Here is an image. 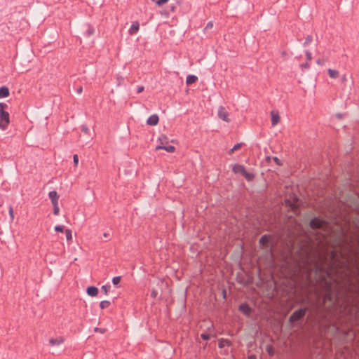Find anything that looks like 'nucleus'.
<instances>
[{
    "instance_id": "1",
    "label": "nucleus",
    "mask_w": 359,
    "mask_h": 359,
    "mask_svg": "<svg viewBox=\"0 0 359 359\" xmlns=\"http://www.w3.org/2000/svg\"><path fill=\"white\" fill-rule=\"evenodd\" d=\"M315 274L324 291L325 303L335 306L341 292L353 286V276H357L359 290V263L344 234L335 241L333 250L315 264Z\"/></svg>"
},
{
    "instance_id": "2",
    "label": "nucleus",
    "mask_w": 359,
    "mask_h": 359,
    "mask_svg": "<svg viewBox=\"0 0 359 359\" xmlns=\"http://www.w3.org/2000/svg\"><path fill=\"white\" fill-rule=\"evenodd\" d=\"M7 108L6 103L0 102V128L3 130L8 128L10 123L9 114L5 110Z\"/></svg>"
},
{
    "instance_id": "3",
    "label": "nucleus",
    "mask_w": 359,
    "mask_h": 359,
    "mask_svg": "<svg viewBox=\"0 0 359 359\" xmlns=\"http://www.w3.org/2000/svg\"><path fill=\"white\" fill-rule=\"evenodd\" d=\"M327 222L320 217H313L309 222V226L313 230L323 229L327 226Z\"/></svg>"
},
{
    "instance_id": "4",
    "label": "nucleus",
    "mask_w": 359,
    "mask_h": 359,
    "mask_svg": "<svg viewBox=\"0 0 359 359\" xmlns=\"http://www.w3.org/2000/svg\"><path fill=\"white\" fill-rule=\"evenodd\" d=\"M308 311L307 307H303L297 309L290 316L289 320L290 323H294L302 320Z\"/></svg>"
},
{
    "instance_id": "5",
    "label": "nucleus",
    "mask_w": 359,
    "mask_h": 359,
    "mask_svg": "<svg viewBox=\"0 0 359 359\" xmlns=\"http://www.w3.org/2000/svg\"><path fill=\"white\" fill-rule=\"evenodd\" d=\"M271 236L264 234L259 240V244L262 249L269 250L270 252L272 251V248L269 246Z\"/></svg>"
},
{
    "instance_id": "6",
    "label": "nucleus",
    "mask_w": 359,
    "mask_h": 359,
    "mask_svg": "<svg viewBox=\"0 0 359 359\" xmlns=\"http://www.w3.org/2000/svg\"><path fill=\"white\" fill-rule=\"evenodd\" d=\"M298 198L294 196L293 199H285V204L287 207H289L292 211L296 212L299 210V205H297Z\"/></svg>"
},
{
    "instance_id": "7",
    "label": "nucleus",
    "mask_w": 359,
    "mask_h": 359,
    "mask_svg": "<svg viewBox=\"0 0 359 359\" xmlns=\"http://www.w3.org/2000/svg\"><path fill=\"white\" fill-rule=\"evenodd\" d=\"M238 311L248 317L252 313V309L247 303L240 304L238 306Z\"/></svg>"
},
{
    "instance_id": "8",
    "label": "nucleus",
    "mask_w": 359,
    "mask_h": 359,
    "mask_svg": "<svg viewBox=\"0 0 359 359\" xmlns=\"http://www.w3.org/2000/svg\"><path fill=\"white\" fill-rule=\"evenodd\" d=\"M229 114L226 110L225 107L220 106L218 109V117L226 122H229L230 119L229 118Z\"/></svg>"
},
{
    "instance_id": "9",
    "label": "nucleus",
    "mask_w": 359,
    "mask_h": 359,
    "mask_svg": "<svg viewBox=\"0 0 359 359\" xmlns=\"http://www.w3.org/2000/svg\"><path fill=\"white\" fill-rule=\"evenodd\" d=\"M271 125L272 126H276L280 121V117L278 111H271Z\"/></svg>"
},
{
    "instance_id": "10",
    "label": "nucleus",
    "mask_w": 359,
    "mask_h": 359,
    "mask_svg": "<svg viewBox=\"0 0 359 359\" xmlns=\"http://www.w3.org/2000/svg\"><path fill=\"white\" fill-rule=\"evenodd\" d=\"M159 117L157 114L150 116L147 120V124L149 126H154L158 123Z\"/></svg>"
},
{
    "instance_id": "11",
    "label": "nucleus",
    "mask_w": 359,
    "mask_h": 359,
    "mask_svg": "<svg viewBox=\"0 0 359 359\" xmlns=\"http://www.w3.org/2000/svg\"><path fill=\"white\" fill-rule=\"evenodd\" d=\"M140 29V23L138 21H134L132 25H131V27L128 30V32L130 34V35H134L135 34L138 30Z\"/></svg>"
},
{
    "instance_id": "12",
    "label": "nucleus",
    "mask_w": 359,
    "mask_h": 359,
    "mask_svg": "<svg viewBox=\"0 0 359 359\" xmlns=\"http://www.w3.org/2000/svg\"><path fill=\"white\" fill-rule=\"evenodd\" d=\"M245 170V168L244 165L241 164H235L233 166L232 171L236 174H241L243 175Z\"/></svg>"
},
{
    "instance_id": "13",
    "label": "nucleus",
    "mask_w": 359,
    "mask_h": 359,
    "mask_svg": "<svg viewBox=\"0 0 359 359\" xmlns=\"http://www.w3.org/2000/svg\"><path fill=\"white\" fill-rule=\"evenodd\" d=\"M164 149L169 153H173L175 151V147L172 145H157L156 150Z\"/></svg>"
},
{
    "instance_id": "14",
    "label": "nucleus",
    "mask_w": 359,
    "mask_h": 359,
    "mask_svg": "<svg viewBox=\"0 0 359 359\" xmlns=\"http://www.w3.org/2000/svg\"><path fill=\"white\" fill-rule=\"evenodd\" d=\"M86 292L90 297H95L97 295L99 290L95 286H89L86 289Z\"/></svg>"
},
{
    "instance_id": "15",
    "label": "nucleus",
    "mask_w": 359,
    "mask_h": 359,
    "mask_svg": "<svg viewBox=\"0 0 359 359\" xmlns=\"http://www.w3.org/2000/svg\"><path fill=\"white\" fill-rule=\"evenodd\" d=\"M64 342V338L62 337H59L57 338H50L49 339V344L51 346H58L62 344Z\"/></svg>"
},
{
    "instance_id": "16",
    "label": "nucleus",
    "mask_w": 359,
    "mask_h": 359,
    "mask_svg": "<svg viewBox=\"0 0 359 359\" xmlns=\"http://www.w3.org/2000/svg\"><path fill=\"white\" fill-rule=\"evenodd\" d=\"M232 345L231 341L228 339H219L218 340V346L220 348H224V346H231Z\"/></svg>"
},
{
    "instance_id": "17",
    "label": "nucleus",
    "mask_w": 359,
    "mask_h": 359,
    "mask_svg": "<svg viewBox=\"0 0 359 359\" xmlns=\"http://www.w3.org/2000/svg\"><path fill=\"white\" fill-rule=\"evenodd\" d=\"M48 196L51 200L52 204L58 203L59 195L57 194L56 191H50L48 193Z\"/></svg>"
},
{
    "instance_id": "18",
    "label": "nucleus",
    "mask_w": 359,
    "mask_h": 359,
    "mask_svg": "<svg viewBox=\"0 0 359 359\" xmlns=\"http://www.w3.org/2000/svg\"><path fill=\"white\" fill-rule=\"evenodd\" d=\"M198 80V77L195 75H188L186 79V83L187 86H190L194 83H196Z\"/></svg>"
},
{
    "instance_id": "19",
    "label": "nucleus",
    "mask_w": 359,
    "mask_h": 359,
    "mask_svg": "<svg viewBox=\"0 0 359 359\" xmlns=\"http://www.w3.org/2000/svg\"><path fill=\"white\" fill-rule=\"evenodd\" d=\"M9 96V89L6 86L0 88V98H5Z\"/></svg>"
},
{
    "instance_id": "20",
    "label": "nucleus",
    "mask_w": 359,
    "mask_h": 359,
    "mask_svg": "<svg viewBox=\"0 0 359 359\" xmlns=\"http://www.w3.org/2000/svg\"><path fill=\"white\" fill-rule=\"evenodd\" d=\"M158 140L160 142L159 145H167L169 142L168 138L165 135H161Z\"/></svg>"
},
{
    "instance_id": "21",
    "label": "nucleus",
    "mask_w": 359,
    "mask_h": 359,
    "mask_svg": "<svg viewBox=\"0 0 359 359\" xmlns=\"http://www.w3.org/2000/svg\"><path fill=\"white\" fill-rule=\"evenodd\" d=\"M243 176L248 182H251L255 179V175L252 172H247L246 170H245L244 173L243 174Z\"/></svg>"
},
{
    "instance_id": "22",
    "label": "nucleus",
    "mask_w": 359,
    "mask_h": 359,
    "mask_svg": "<svg viewBox=\"0 0 359 359\" xmlns=\"http://www.w3.org/2000/svg\"><path fill=\"white\" fill-rule=\"evenodd\" d=\"M95 33V29L90 25H88V28L85 32V36L89 37L93 35Z\"/></svg>"
},
{
    "instance_id": "23",
    "label": "nucleus",
    "mask_w": 359,
    "mask_h": 359,
    "mask_svg": "<svg viewBox=\"0 0 359 359\" xmlns=\"http://www.w3.org/2000/svg\"><path fill=\"white\" fill-rule=\"evenodd\" d=\"M327 72H328L329 76L333 79L337 78L339 74V73L337 70L331 69H329Z\"/></svg>"
},
{
    "instance_id": "24",
    "label": "nucleus",
    "mask_w": 359,
    "mask_h": 359,
    "mask_svg": "<svg viewBox=\"0 0 359 359\" xmlns=\"http://www.w3.org/2000/svg\"><path fill=\"white\" fill-rule=\"evenodd\" d=\"M110 304H111V302L109 301L103 300V301L100 302V307L102 309H104L108 308L110 306Z\"/></svg>"
},
{
    "instance_id": "25",
    "label": "nucleus",
    "mask_w": 359,
    "mask_h": 359,
    "mask_svg": "<svg viewBox=\"0 0 359 359\" xmlns=\"http://www.w3.org/2000/svg\"><path fill=\"white\" fill-rule=\"evenodd\" d=\"M313 41V37L311 35H308L306 39H305V41L303 43V46L305 47L307 45H309V43H311Z\"/></svg>"
},
{
    "instance_id": "26",
    "label": "nucleus",
    "mask_w": 359,
    "mask_h": 359,
    "mask_svg": "<svg viewBox=\"0 0 359 359\" xmlns=\"http://www.w3.org/2000/svg\"><path fill=\"white\" fill-rule=\"evenodd\" d=\"M110 288H111V285L109 284H107V285H103L101 289H102V291H103L105 294H107Z\"/></svg>"
},
{
    "instance_id": "27",
    "label": "nucleus",
    "mask_w": 359,
    "mask_h": 359,
    "mask_svg": "<svg viewBox=\"0 0 359 359\" xmlns=\"http://www.w3.org/2000/svg\"><path fill=\"white\" fill-rule=\"evenodd\" d=\"M53 214L55 215H57L59 214V212H60V208L58 207V203H53Z\"/></svg>"
},
{
    "instance_id": "28",
    "label": "nucleus",
    "mask_w": 359,
    "mask_h": 359,
    "mask_svg": "<svg viewBox=\"0 0 359 359\" xmlns=\"http://www.w3.org/2000/svg\"><path fill=\"white\" fill-rule=\"evenodd\" d=\"M65 236L67 241H70L72 238V233L70 229L65 230Z\"/></svg>"
},
{
    "instance_id": "29",
    "label": "nucleus",
    "mask_w": 359,
    "mask_h": 359,
    "mask_svg": "<svg viewBox=\"0 0 359 359\" xmlns=\"http://www.w3.org/2000/svg\"><path fill=\"white\" fill-rule=\"evenodd\" d=\"M266 351H267L268 354L271 356H273L274 355V349L272 346H268L266 347Z\"/></svg>"
},
{
    "instance_id": "30",
    "label": "nucleus",
    "mask_w": 359,
    "mask_h": 359,
    "mask_svg": "<svg viewBox=\"0 0 359 359\" xmlns=\"http://www.w3.org/2000/svg\"><path fill=\"white\" fill-rule=\"evenodd\" d=\"M121 276H115L112 278V283L114 285H117L120 281H121Z\"/></svg>"
},
{
    "instance_id": "31",
    "label": "nucleus",
    "mask_w": 359,
    "mask_h": 359,
    "mask_svg": "<svg viewBox=\"0 0 359 359\" xmlns=\"http://www.w3.org/2000/svg\"><path fill=\"white\" fill-rule=\"evenodd\" d=\"M305 55H306V60H307L306 62H309L312 60L311 53L309 50L305 51Z\"/></svg>"
},
{
    "instance_id": "32",
    "label": "nucleus",
    "mask_w": 359,
    "mask_h": 359,
    "mask_svg": "<svg viewBox=\"0 0 359 359\" xmlns=\"http://www.w3.org/2000/svg\"><path fill=\"white\" fill-rule=\"evenodd\" d=\"M273 161L275 162V163L279 166L283 165V163L276 156L272 157Z\"/></svg>"
},
{
    "instance_id": "33",
    "label": "nucleus",
    "mask_w": 359,
    "mask_h": 359,
    "mask_svg": "<svg viewBox=\"0 0 359 359\" xmlns=\"http://www.w3.org/2000/svg\"><path fill=\"white\" fill-rule=\"evenodd\" d=\"M64 226L62 225H57L55 226V231L56 232H63L64 231Z\"/></svg>"
},
{
    "instance_id": "34",
    "label": "nucleus",
    "mask_w": 359,
    "mask_h": 359,
    "mask_svg": "<svg viewBox=\"0 0 359 359\" xmlns=\"http://www.w3.org/2000/svg\"><path fill=\"white\" fill-rule=\"evenodd\" d=\"M201 337L203 339V340H205V341H208L210 339V334H207V333H202L201 334Z\"/></svg>"
},
{
    "instance_id": "35",
    "label": "nucleus",
    "mask_w": 359,
    "mask_h": 359,
    "mask_svg": "<svg viewBox=\"0 0 359 359\" xmlns=\"http://www.w3.org/2000/svg\"><path fill=\"white\" fill-rule=\"evenodd\" d=\"M169 0H157L156 1V4L158 6H161L162 5L166 4Z\"/></svg>"
},
{
    "instance_id": "36",
    "label": "nucleus",
    "mask_w": 359,
    "mask_h": 359,
    "mask_svg": "<svg viewBox=\"0 0 359 359\" xmlns=\"http://www.w3.org/2000/svg\"><path fill=\"white\" fill-rule=\"evenodd\" d=\"M300 67L302 69H309L310 68V65L309 63V62H306L304 63H302L300 65Z\"/></svg>"
},
{
    "instance_id": "37",
    "label": "nucleus",
    "mask_w": 359,
    "mask_h": 359,
    "mask_svg": "<svg viewBox=\"0 0 359 359\" xmlns=\"http://www.w3.org/2000/svg\"><path fill=\"white\" fill-rule=\"evenodd\" d=\"M9 215L11 217V220H13L14 219V213H13V209L12 206H10L8 208Z\"/></svg>"
},
{
    "instance_id": "38",
    "label": "nucleus",
    "mask_w": 359,
    "mask_h": 359,
    "mask_svg": "<svg viewBox=\"0 0 359 359\" xmlns=\"http://www.w3.org/2000/svg\"><path fill=\"white\" fill-rule=\"evenodd\" d=\"M157 295H158V292H157V290H155V289H153V290L151 291V294H150L151 297V298H156V297H157Z\"/></svg>"
},
{
    "instance_id": "39",
    "label": "nucleus",
    "mask_w": 359,
    "mask_h": 359,
    "mask_svg": "<svg viewBox=\"0 0 359 359\" xmlns=\"http://www.w3.org/2000/svg\"><path fill=\"white\" fill-rule=\"evenodd\" d=\"M74 164L76 166L79 163V156L77 154H74L73 156Z\"/></svg>"
},
{
    "instance_id": "40",
    "label": "nucleus",
    "mask_w": 359,
    "mask_h": 359,
    "mask_svg": "<svg viewBox=\"0 0 359 359\" xmlns=\"http://www.w3.org/2000/svg\"><path fill=\"white\" fill-rule=\"evenodd\" d=\"M243 146V143L241 142V143H237L236 144H235L233 148L234 149L235 151H237L238 149H240Z\"/></svg>"
},
{
    "instance_id": "41",
    "label": "nucleus",
    "mask_w": 359,
    "mask_h": 359,
    "mask_svg": "<svg viewBox=\"0 0 359 359\" xmlns=\"http://www.w3.org/2000/svg\"><path fill=\"white\" fill-rule=\"evenodd\" d=\"M316 63L319 65H323L325 64V60L323 58H318L316 60Z\"/></svg>"
},
{
    "instance_id": "42",
    "label": "nucleus",
    "mask_w": 359,
    "mask_h": 359,
    "mask_svg": "<svg viewBox=\"0 0 359 359\" xmlns=\"http://www.w3.org/2000/svg\"><path fill=\"white\" fill-rule=\"evenodd\" d=\"M213 27V22L212 21L208 22L205 26V29H211Z\"/></svg>"
},
{
    "instance_id": "43",
    "label": "nucleus",
    "mask_w": 359,
    "mask_h": 359,
    "mask_svg": "<svg viewBox=\"0 0 359 359\" xmlns=\"http://www.w3.org/2000/svg\"><path fill=\"white\" fill-rule=\"evenodd\" d=\"M144 89V86H137V93H141L142 92H143Z\"/></svg>"
},
{
    "instance_id": "44",
    "label": "nucleus",
    "mask_w": 359,
    "mask_h": 359,
    "mask_svg": "<svg viewBox=\"0 0 359 359\" xmlns=\"http://www.w3.org/2000/svg\"><path fill=\"white\" fill-rule=\"evenodd\" d=\"M95 332H100V333H102V334H103V333H104V332H105L106 330H105V329H104V328L95 327Z\"/></svg>"
},
{
    "instance_id": "45",
    "label": "nucleus",
    "mask_w": 359,
    "mask_h": 359,
    "mask_svg": "<svg viewBox=\"0 0 359 359\" xmlns=\"http://www.w3.org/2000/svg\"><path fill=\"white\" fill-rule=\"evenodd\" d=\"M81 130H82L83 132H84L85 133H88V127H87L86 126L83 125V126H81Z\"/></svg>"
},
{
    "instance_id": "46",
    "label": "nucleus",
    "mask_w": 359,
    "mask_h": 359,
    "mask_svg": "<svg viewBox=\"0 0 359 359\" xmlns=\"http://www.w3.org/2000/svg\"><path fill=\"white\" fill-rule=\"evenodd\" d=\"M76 93L78 94H81L82 92H83V88L82 86H79V88H76Z\"/></svg>"
},
{
    "instance_id": "47",
    "label": "nucleus",
    "mask_w": 359,
    "mask_h": 359,
    "mask_svg": "<svg viewBox=\"0 0 359 359\" xmlns=\"http://www.w3.org/2000/svg\"><path fill=\"white\" fill-rule=\"evenodd\" d=\"M235 151L234 149L233 148H231L229 151H228V154L229 155H231L233 154V153Z\"/></svg>"
},
{
    "instance_id": "48",
    "label": "nucleus",
    "mask_w": 359,
    "mask_h": 359,
    "mask_svg": "<svg viewBox=\"0 0 359 359\" xmlns=\"http://www.w3.org/2000/svg\"><path fill=\"white\" fill-rule=\"evenodd\" d=\"M175 9H176V6H170V11H171L175 12Z\"/></svg>"
},
{
    "instance_id": "49",
    "label": "nucleus",
    "mask_w": 359,
    "mask_h": 359,
    "mask_svg": "<svg viewBox=\"0 0 359 359\" xmlns=\"http://www.w3.org/2000/svg\"><path fill=\"white\" fill-rule=\"evenodd\" d=\"M248 359H256V356L255 355H250Z\"/></svg>"
},
{
    "instance_id": "50",
    "label": "nucleus",
    "mask_w": 359,
    "mask_h": 359,
    "mask_svg": "<svg viewBox=\"0 0 359 359\" xmlns=\"http://www.w3.org/2000/svg\"><path fill=\"white\" fill-rule=\"evenodd\" d=\"M103 236H104V237H105V238H109V233H104L103 234Z\"/></svg>"
},
{
    "instance_id": "51",
    "label": "nucleus",
    "mask_w": 359,
    "mask_h": 359,
    "mask_svg": "<svg viewBox=\"0 0 359 359\" xmlns=\"http://www.w3.org/2000/svg\"><path fill=\"white\" fill-rule=\"evenodd\" d=\"M271 157H270V156H267L266 158V161H269V162L271 161Z\"/></svg>"
},
{
    "instance_id": "52",
    "label": "nucleus",
    "mask_w": 359,
    "mask_h": 359,
    "mask_svg": "<svg viewBox=\"0 0 359 359\" xmlns=\"http://www.w3.org/2000/svg\"><path fill=\"white\" fill-rule=\"evenodd\" d=\"M223 294H224V297H226V291L225 290L223 291Z\"/></svg>"
},
{
    "instance_id": "53",
    "label": "nucleus",
    "mask_w": 359,
    "mask_h": 359,
    "mask_svg": "<svg viewBox=\"0 0 359 359\" xmlns=\"http://www.w3.org/2000/svg\"><path fill=\"white\" fill-rule=\"evenodd\" d=\"M151 1H155V2H156V0H151Z\"/></svg>"
}]
</instances>
